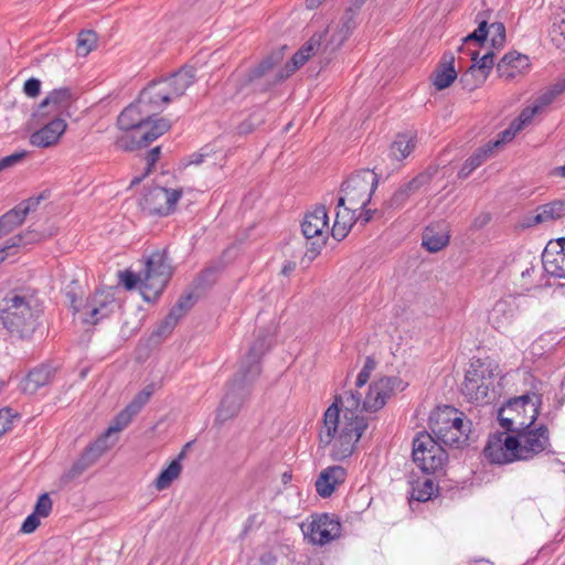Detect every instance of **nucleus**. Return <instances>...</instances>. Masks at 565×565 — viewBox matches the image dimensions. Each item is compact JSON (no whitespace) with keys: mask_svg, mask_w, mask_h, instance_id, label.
<instances>
[{"mask_svg":"<svg viewBox=\"0 0 565 565\" xmlns=\"http://www.w3.org/2000/svg\"><path fill=\"white\" fill-rule=\"evenodd\" d=\"M527 403L526 396L509 398L498 411V420L503 431L489 436L483 449L487 460L495 465H507L515 461H529L541 454L551 452L550 430L545 424L536 425L540 415L541 401L537 397L535 408L529 415V420H518L505 417L512 406L519 407Z\"/></svg>","mask_w":565,"mask_h":565,"instance_id":"1","label":"nucleus"},{"mask_svg":"<svg viewBox=\"0 0 565 565\" xmlns=\"http://www.w3.org/2000/svg\"><path fill=\"white\" fill-rule=\"evenodd\" d=\"M117 127L122 131L114 142L121 151L131 152L148 147L171 128L166 118H154L149 107L139 103L128 105L117 118Z\"/></svg>","mask_w":565,"mask_h":565,"instance_id":"2","label":"nucleus"},{"mask_svg":"<svg viewBox=\"0 0 565 565\" xmlns=\"http://www.w3.org/2000/svg\"><path fill=\"white\" fill-rule=\"evenodd\" d=\"M260 372V354L257 352V344L255 343L248 350L246 360L242 362L238 372L231 380L230 388L217 407L215 418L217 423L224 424L239 413L246 397L250 393L252 384L259 376Z\"/></svg>","mask_w":565,"mask_h":565,"instance_id":"3","label":"nucleus"},{"mask_svg":"<svg viewBox=\"0 0 565 565\" xmlns=\"http://www.w3.org/2000/svg\"><path fill=\"white\" fill-rule=\"evenodd\" d=\"M429 428L433 437L444 447L462 448L468 445V430L471 422H465L463 413L454 406L446 405L429 416Z\"/></svg>","mask_w":565,"mask_h":565,"instance_id":"4","label":"nucleus"},{"mask_svg":"<svg viewBox=\"0 0 565 565\" xmlns=\"http://www.w3.org/2000/svg\"><path fill=\"white\" fill-rule=\"evenodd\" d=\"M0 319L7 330L28 338L38 328V317L24 296L9 292L0 300Z\"/></svg>","mask_w":565,"mask_h":565,"instance_id":"5","label":"nucleus"},{"mask_svg":"<svg viewBox=\"0 0 565 565\" xmlns=\"http://www.w3.org/2000/svg\"><path fill=\"white\" fill-rule=\"evenodd\" d=\"M361 394L354 391L345 392L344 398L335 395L333 403L326 409L323 414V426L319 431V447L327 448L332 444V439L340 424V412H343L344 420L358 422L366 419L360 414Z\"/></svg>","mask_w":565,"mask_h":565,"instance_id":"6","label":"nucleus"},{"mask_svg":"<svg viewBox=\"0 0 565 565\" xmlns=\"http://www.w3.org/2000/svg\"><path fill=\"white\" fill-rule=\"evenodd\" d=\"M379 179L380 175L374 169H361L353 172L341 184L337 207L340 209L349 204L353 209L360 210L367 206L377 188Z\"/></svg>","mask_w":565,"mask_h":565,"instance_id":"7","label":"nucleus"},{"mask_svg":"<svg viewBox=\"0 0 565 565\" xmlns=\"http://www.w3.org/2000/svg\"><path fill=\"white\" fill-rule=\"evenodd\" d=\"M173 267L166 250H157L150 255L145 265V273L141 281V294L146 301H153L160 297L166 289Z\"/></svg>","mask_w":565,"mask_h":565,"instance_id":"8","label":"nucleus"},{"mask_svg":"<svg viewBox=\"0 0 565 565\" xmlns=\"http://www.w3.org/2000/svg\"><path fill=\"white\" fill-rule=\"evenodd\" d=\"M413 461L427 475L444 470L448 461L445 448L428 431H419L413 440Z\"/></svg>","mask_w":565,"mask_h":565,"instance_id":"9","label":"nucleus"},{"mask_svg":"<svg viewBox=\"0 0 565 565\" xmlns=\"http://www.w3.org/2000/svg\"><path fill=\"white\" fill-rule=\"evenodd\" d=\"M494 374L490 362L473 359L461 384V393L469 402L480 403L493 387Z\"/></svg>","mask_w":565,"mask_h":565,"instance_id":"10","label":"nucleus"},{"mask_svg":"<svg viewBox=\"0 0 565 565\" xmlns=\"http://www.w3.org/2000/svg\"><path fill=\"white\" fill-rule=\"evenodd\" d=\"M182 193L181 189H167L156 185L145 190L139 205L150 216H168L174 212Z\"/></svg>","mask_w":565,"mask_h":565,"instance_id":"11","label":"nucleus"},{"mask_svg":"<svg viewBox=\"0 0 565 565\" xmlns=\"http://www.w3.org/2000/svg\"><path fill=\"white\" fill-rule=\"evenodd\" d=\"M367 419L340 420L339 428L332 439L331 457L333 460L342 461L352 456L355 445L367 428Z\"/></svg>","mask_w":565,"mask_h":565,"instance_id":"12","label":"nucleus"},{"mask_svg":"<svg viewBox=\"0 0 565 565\" xmlns=\"http://www.w3.org/2000/svg\"><path fill=\"white\" fill-rule=\"evenodd\" d=\"M329 227L328 212L324 205L316 206L311 212L305 215L301 223V232L307 239H313L310 244L309 252L316 257L322 246L326 244L323 231Z\"/></svg>","mask_w":565,"mask_h":565,"instance_id":"13","label":"nucleus"},{"mask_svg":"<svg viewBox=\"0 0 565 565\" xmlns=\"http://www.w3.org/2000/svg\"><path fill=\"white\" fill-rule=\"evenodd\" d=\"M407 383L398 376H385L370 385L369 393L363 401V409L376 412L381 409L396 392H403Z\"/></svg>","mask_w":565,"mask_h":565,"instance_id":"14","label":"nucleus"},{"mask_svg":"<svg viewBox=\"0 0 565 565\" xmlns=\"http://www.w3.org/2000/svg\"><path fill=\"white\" fill-rule=\"evenodd\" d=\"M109 435L104 434L103 437L98 438L94 443L89 444L79 458L65 471L61 477V482L64 484L70 483L84 473L90 466H93L106 451L107 437Z\"/></svg>","mask_w":565,"mask_h":565,"instance_id":"15","label":"nucleus"},{"mask_svg":"<svg viewBox=\"0 0 565 565\" xmlns=\"http://www.w3.org/2000/svg\"><path fill=\"white\" fill-rule=\"evenodd\" d=\"M173 99L169 82L164 77L152 79L139 93V103L149 107L154 116L162 109L163 105L170 104Z\"/></svg>","mask_w":565,"mask_h":565,"instance_id":"16","label":"nucleus"},{"mask_svg":"<svg viewBox=\"0 0 565 565\" xmlns=\"http://www.w3.org/2000/svg\"><path fill=\"white\" fill-rule=\"evenodd\" d=\"M66 128L65 119L53 115L52 118H47L42 124L40 129L31 134L30 143L38 148L52 147L58 142Z\"/></svg>","mask_w":565,"mask_h":565,"instance_id":"17","label":"nucleus"},{"mask_svg":"<svg viewBox=\"0 0 565 565\" xmlns=\"http://www.w3.org/2000/svg\"><path fill=\"white\" fill-rule=\"evenodd\" d=\"M317 545H324L341 535V523L327 513L319 515L310 523V532L306 533Z\"/></svg>","mask_w":565,"mask_h":565,"instance_id":"18","label":"nucleus"},{"mask_svg":"<svg viewBox=\"0 0 565 565\" xmlns=\"http://www.w3.org/2000/svg\"><path fill=\"white\" fill-rule=\"evenodd\" d=\"M542 264L547 275L565 279V238L550 242L543 254Z\"/></svg>","mask_w":565,"mask_h":565,"instance_id":"19","label":"nucleus"},{"mask_svg":"<svg viewBox=\"0 0 565 565\" xmlns=\"http://www.w3.org/2000/svg\"><path fill=\"white\" fill-rule=\"evenodd\" d=\"M56 371L57 367L49 362L34 366L21 382L22 392L30 395L35 394L40 388L53 382Z\"/></svg>","mask_w":565,"mask_h":565,"instance_id":"20","label":"nucleus"},{"mask_svg":"<svg viewBox=\"0 0 565 565\" xmlns=\"http://www.w3.org/2000/svg\"><path fill=\"white\" fill-rule=\"evenodd\" d=\"M149 399V393L141 390L132 401L115 416L113 423L106 430V435H110L111 433L120 431L126 428L131 423L132 418L140 413Z\"/></svg>","mask_w":565,"mask_h":565,"instance_id":"21","label":"nucleus"},{"mask_svg":"<svg viewBox=\"0 0 565 565\" xmlns=\"http://www.w3.org/2000/svg\"><path fill=\"white\" fill-rule=\"evenodd\" d=\"M74 100L73 90L70 87H60L53 89L49 93V95L44 98V100L39 106V116L44 117L49 115V113H44V109L52 107L54 116H62L64 113H67L70 106Z\"/></svg>","mask_w":565,"mask_h":565,"instance_id":"22","label":"nucleus"},{"mask_svg":"<svg viewBox=\"0 0 565 565\" xmlns=\"http://www.w3.org/2000/svg\"><path fill=\"white\" fill-rule=\"evenodd\" d=\"M347 470L341 466H330L323 469L316 480L315 487L321 498H329L337 487L345 481Z\"/></svg>","mask_w":565,"mask_h":565,"instance_id":"23","label":"nucleus"},{"mask_svg":"<svg viewBox=\"0 0 565 565\" xmlns=\"http://www.w3.org/2000/svg\"><path fill=\"white\" fill-rule=\"evenodd\" d=\"M449 243L448 224L439 221L429 224L423 232L422 245L430 253H437Z\"/></svg>","mask_w":565,"mask_h":565,"instance_id":"24","label":"nucleus"},{"mask_svg":"<svg viewBox=\"0 0 565 565\" xmlns=\"http://www.w3.org/2000/svg\"><path fill=\"white\" fill-rule=\"evenodd\" d=\"M529 67V56L513 51L503 55V57L498 62L497 72L499 77L510 81Z\"/></svg>","mask_w":565,"mask_h":565,"instance_id":"25","label":"nucleus"},{"mask_svg":"<svg viewBox=\"0 0 565 565\" xmlns=\"http://www.w3.org/2000/svg\"><path fill=\"white\" fill-rule=\"evenodd\" d=\"M433 75V84L437 90L446 89L455 82L458 74L455 68V56L451 52L443 54Z\"/></svg>","mask_w":565,"mask_h":565,"instance_id":"26","label":"nucleus"},{"mask_svg":"<svg viewBox=\"0 0 565 565\" xmlns=\"http://www.w3.org/2000/svg\"><path fill=\"white\" fill-rule=\"evenodd\" d=\"M286 49L287 46L282 45L273 50L268 55L262 58L257 65L250 67L244 76L253 78L274 77L277 71L276 66L279 65L285 57Z\"/></svg>","mask_w":565,"mask_h":565,"instance_id":"27","label":"nucleus"},{"mask_svg":"<svg viewBox=\"0 0 565 565\" xmlns=\"http://www.w3.org/2000/svg\"><path fill=\"white\" fill-rule=\"evenodd\" d=\"M195 75L196 70L194 66L184 65L164 77L169 82V87L174 98L185 94L186 89L194 84Z\"/></svg>","mask_w":565,"mask_h":565,"instance_id":"28","label":"nucleus"},{"mask_svg":"<svg viewBox=\"0 0 565 565\" xmlns=\"http://www.w3.org/2000/svg\"><path fill=\"white\" fill-rule=\"evenodd\" d=\"M343 211H337L335 220L331 230L332 237L337 241L344 239L352 226L358 222L356 212L359 209H353L351 205L345 204Z\"/></svg>","mask_w":565,"mask_h":565,"instance_id":"29","label":"nucleus"},{"mask_svg":"<svg viewBox=\"0 0 565 565\" xmlns=\"http://www.w3.org/2000/svg\"><path fill=\"white\" fill-rule=\"evenodd\" d=\"M286 75L282 73L280 68H277L274 77H260L253 78L243 76L241 78L239 88L241 89H249L252 93H267L271 90L277 85L285 82Z\"/></svg>","mask_w":565,"mask_h":565,"instance_id":"30","label":"nucleus"},{"mask_svg":"<svg viewBox=\"0 0 565 565\" xmlns=\"http://www.w3.org/2000/svg\"><path fill=\"white\" fill-rule=\"evenodd\" d=\"M224 262L222 259L211 262L205 268H203L193 279L192 287L195 290H206L213 287L224 270Z\"/></svg>","mask_w":565,"mask_h":565,"instance_id":"31","label":"nucleus"},{"mask_svg":"<svg viewBox=\"0 0 565 565\" xmlns=\"http://www.w3.org/2000/svg\"><path fill=\"white\" fill-rule=\"evenodd\" d=\"M515 310L511 303L505 300H498L489 315V321L492 327L502 332L514 319Z\"/></svg>","mask_w":565,"mask_h":565,"instance_id":"32","label":"nucleus"},{"mask_svg":"<svg viewBox=\"0 0 565 565\" xmlns=\"http://www.w3.org/2000/svg\"><path fill=\"white\" fill-rule=\"evenodd\" d=\"M416 147V136L409 132L398 134L390 147V157L402 161L407 158Z\"/></svg>","mask_w":565,"mask_h":565,"instance_id":"33","label":"nucleus"},{"mask_svg":"<svg viewBox=\"0 0 565 565\" xmlns=\"http://www.w3.org/2000/svg\"><path fill=\"white\" fill-rule=\"evenodd\" d=\"M183 456L184 452L182 451L178 458L173 459L168 467L161 470L153 482L157 490L162 491L168 489L171 483L180 476L182 470V465L180 461Z\"/></svg>","mask_w":565,"mask_h":565,"instance_id":"34","label":"nucleus"},{"mask_svg":"<svg viewBox=\"0 0 565 565\" xmlns=\"http://www.w3.org/2000/svg\"><path fill=\"white\" fill-rule=\"evenodd\" d=\"M493 152L490 148L484 145L478 148L461 166L458 171L459 179H466L470 175V173L480 167Z\"/></svg>","mask_w":565,"mask_h":565,"instance_id":"35","label":"nucleus"},{"mask_svg":"<svg viewBox=\"0 0 565 565\" xmlns=\"http://www.w3.org/2000/svg\"><path fill=\"white\" fill-rule=\"evenodd\" d=\"M438 492V486L433 479L417 480L412 484L411 499L418 502H426Z\"/></svg>","mask_w":565,"mask_h":565,"instance_id":"36","label":"nucleus"},{"mask_svg":"<svg viewBox=\"0 0 565 565\" xmlns=\"http://www.w3.org/2000/svg\"><path fill=\"white\" fill-rule=\"evenodd\" d=\"M488 76L482 74L476 65L471 64L466 72H463L459 78V83L462 88L468 92H473L475 89L481 87Z\"/></svg>","mask_w":565,"mask_h":565,"instance_id":"37","label":"nucleus"},{"mask_svg":"<svg viewBox=\"0 0 565 565\" xmlns=\"http://www.w3.org/2000/svg\"><path fill=\"white\" fill-rule=\"evenodd\" d=\"M522 396L527 397V403L519 407L512 406V409L505 412V417H515L518 420H529V415L532 414V408H535L536 406L537 397L540 398L541 404L543 403L542 395L537 393H525Z\"/></svg>","mask_w":565,"mask_h":565,"instance_id":"38","label":"nucleus"},{"mask_svg":"<svg viewBox=\"0 0 565 565\" xmlns=\"http://www.w3.org/2000/svg\"><path fill=\"white\" fill-rule=\"evenodd\" d=\"M98 35L94 30H82L77 34L76 53L79 56L88 55L97 45Z\"/></svg>","mask_w":565,"mask_h":565,"instance_id":"39","label":"nucleus"},{"mask_svg":"<svg viewBox=\"0 0 565 565\" xmlns=\"http://www.w3.org/2000/svg\"><path fill=\"white\" fill-rule=\"evenodd\" d=\"M550 38L557 49L565 51V11L554 17Z\"/></svg>","mask_w":565,"mask_h":565,"instance_id":"40","label":"nucleus"},{"mask_svg":"<svg viewBox=\"0 0 565 565\" xmlns=\"http://www.w3.org/2000/svg\"><path fill=\"white\" fill-rule=\"evenodd\" d=\"M546 222L557 221L565 216V200H554L539 205Z\"/></svg>","mask_w":565,"mask_h":565,"instance_id":"41","label":"nucleus"},{"mask_svg":"<svg viewBox=\"0 0 565 565\" xmlns=\"http://www.w3.org/2000/svg\"><path fill=\"white\" fill-rule=\"evenodd\" d=\"M494 56L495 54L493 51L484 53L480 58L478 51H472L470 53L471 61L473 62L472 64L476 65V67H478L479 71L488 77L494 66Z\"/></svg>","mask_w":565,"mask_h":565,"instance_id":"42","label":"nucleus"},{"mask_svg":"<svg viewBox=\"0 0 565 565\" xmlns=\"http://www.w3.org/2000/svg\"><path fill=\"white\" fill-rule=\"evenodd\" d=\"M46 238V235L34 230H28L8 239V247H18L22 244H33Z\"/></svg>","mask_w":565,"mask_h":565,"instance_id":"43","label":"nucleus"},{"mask_svg":"<svg viewBox=\"0 0 565 565\" xmlns=\"http://www.w3.org/2000/svg\"><path fill=\"white\" fill-rule=\"evenodd\" d=\"M413 191L408 190L407 184H402L392 196L385 201L384 205L386 209L397 210L403 207L408 199L413 195Z\"/></svg>","mask_w":565,"mask_h":565,"instance_id":"44","label":"nucleus"},{"mask_svg":"<svg viewBox=\"0 0 565 565\" xmlns=\"http://www.w3.org/2000/svg\"><path fill=\"white\" fill-rule=\"evenodd\" d=\"M343 33H344V30H342V28L339 25L333 30L328 28L326 30V32L322 33L323 38L330 34L329 40L324 41L323 53L331 54V53L335 52L345 41V40H342Z\"/></svg>","mask_w":565,"mask_h":565,"instance_id":"45","label":"nucleus"},{"mask_svg":"<svg viewBox=\"0 0 565 565\" xmlns=\"http://www.w3.org/2000/svg\"><path fill=\"white\" fill-rule=\"evenodd\" d=\"M160 154H161V147L160 146H157V147L152 148L151 150H149L146 153L145 160L147 162V167L145 169V172L141 175L135 177L131 180L130 188L139 184L148 174L151 173L154 164L158 162V160L160 158Z\"/></svg>","mask_w":565,"mask_h":565,"instance_id":"46","label":"nucleus"},{"mask_svg":"<svg viewBox=\"0 0 565 565\" xmlns=\"http://www.w3.org/2000/svg\"><path fill=\"white\" fill-rule=\"evenodd\" d=\"M90 299L104 319L113 313L115 299L111 295L95 294Z\"/></svg>","mask_w":565,"mask_h":565,"instance_id":"47","label":"nucleus"},{"mask_svg":"<svg viewBox=\"0 0 565 565\" xmlns=\"http://www.w3.org/2000/svg\"><path fill=\"white\" fill-rule=\"evenodd\" d=\"M436 172V168L429 167L425 171L418 173L412 180L406 182L408 190L413 191V193H416L420 188L428 184L433 180Z\"/></svg>","mask_w":565,"mask_h":565,"instance_id":"48","label":"nucleus"},{"mask_svg":"<svg viewBox=\"0 0 565 565\" xmlns=\"http://www.w3.org/2000/svg\"><path fill=\"white\" fill-rule=\"evenodd\" d=\"M359 10L353 8L352 6H350L344 14L342 15L341 20H340V25L342 28V30H344V33H343V36H342V40H347L349 38V35L351 34V32L355 29L356 26V14H358Z\"/></svg>","mask_w":565,"mask_h":565,"instance_id":"49","label":"nucleus"},{"mask_svg":"<svg viewBox=\"0 0 565 565\" xmlns=\"http://www.w3.org/2000/svg\"><path fill=\"white\" fill-rule=\"evenodd\" d=\"M519 130L520 129H516V121H512L505 130L499 134L497 140H491L486 145L490 148L492 152H494L495 149L502 147L505 142L511 141Z\"/></svg>","mask_w":565,"mask_h":565,"instance_id":"50","label":"nucleus"},{"mask_svg":"<svg viewBox=\"0 0 565 565\" xmlns=\"http://www.w3.org/2000/svg\"><path fill=\"white\" fill-rule=\"evenodd\" d=\"M489 33L492 34L491 46L493 49H501L505 42V26L502 22L488 23Z\"/></svg>","mask_w":565,"mask_h":565,"instance_id":"51","label":"nucleus"},{"mask_svg":"<svg viewBox=\"0 0 565 565\" xmlns=\"http://www.w3.org/2000/svg\"><path fill=\"white\" fill-rule=\"evenodd\" d=\"M489 35V28H488V21L486 19L479 21L478 28L469 33L465 39L463 43L467 44L471 41L477 42L478 44L482 45Z\"/></svg>","mask_w":565,"mask_h":565,"instance_id":"52","label":"nucleus"},{"mask_svg":"<svg viewBox=\"0 0 565 565\" xmlns=\"http://www.w3.org/2000/svg\"><path fill=\"white\" fill-rule=\"evenodd\" d=\"M53 508V501L47 492L42 493L34 505L33 513L40 518H47Z\"/></svg>","mask_w":565,"mask_h":565,"instance_id":"53","label":"nucleus"},{"mask_svg":"<svg viewBox=\"0 0 565 565\" xmlns=\"http://www.w3.org/2000/svg\"><path fill=\"white\" fill-rule=\"evenodd\" d=\"M0 220L1 223L8 225L9 230L13 231L24 222L25 216L20 212V207L15 205L13 209L0 216Z\"/></svg>","mask_w":565,"mask_h":565,"instance_id":"54","label":"nucleus"},{"mask_svg":"<svg viewBox=\"0 0 565 565\" xmlns=\"http://www.w3.org/2000/svg\"><path fill=\"white\" fill-rule=\"evenodd\" d=\"M323 34L315 33L298 51L306 55L309 60L313 56L322 46Z\"/></svg>","mask_w":565,"mask_h":565,"instance_id":"55","label":"nucleus"},{"mask_svg":"<svg viewBox=\"0 0 565 565\" xmlns=\"http://www.w3.org/2000/svg\"><path fill=\"white\" fill-rule=\"evenodd\" d=\"M264 122V118L257 114H252L248 118L243 120L237 127L236 132L241 136H246L255 130L257 126Z\"/></svg>","mask_w":565,"mask_h":565,"instance_id":"56","label":"nucleus"},{"mask_svg":"<svg viewBox=\"0 0 565 565\" xmlns=\"http://www.w3.org/2000/svg\"><path fill=\"white\" fill-rule=\"evenodd\" d=\"M308 60L302 52L297 51L290 61H288L280 70L286 75V78L291 76L297 70H299Z\"/></svg>","mask_w":565,"mask_h":565,"instance_id":"57","label":"nucleus"},{"mask_svg":"<svg viewBox=\"0 0 565 565\" xmlns=\"http://www.w3.org/2000/svg\"><path fill=\"white\" fill-rule=\"evenodd\" d=\"M375 367H376L375 359L372 356H367L362 370L358 374L355 385L358 387L364 386L369 382L371 373L375 370Z\"/></svg>","mask_w":565,"mask_h":565,"instance_id":"58","label":"nucleus"},{"mask_svg":"<svg viewBox=\"0 0 565 565\" xmlns=\"http://www.w3.org/2000/svg\"><path fill=\"white\" fill-rule=\"evenodd\" d=\"M47 196L49 195L46 194V192H42L38 196H31L26 200H23L22 202L17 204V206L20 207V212L26 217V215L30 212L35 211L41 201L45 200Z\"/></svg>","mask_w":565,"mask_h":565,"instance_id":"59","label":"nucleus"},{"mask_svg":"<svg viewBox=\"0 0 565 565\" xmlns=\"http://www.w3.org/2000/svg\"><path fill=\"white\" fill-rule=\"evenodd\" d=\"M119 281L124 286L126 290H132L137 287V285L142 281L140 275L135 274L134 271L127 269L118 273Z\"/></svg>","mask_w":565,"mask_h":565,"instance_id":"60","label":"nucleus"},{"mask_svg":"<svg viewBox=\"0 0 565 565\" xmlns=\"http://www.w3.org/2000/svg\"><path fill=\"white\" fill-rule=\"evenodd\" d=\"M83 310L86 315V317L83 319L84 323L97 324L100 320L104 319L90 298H88L83 305Z\"/></svg>","mask_w":565,"mask_h":565,"instance_id":"61","label":"nucleus"},{"mask_svg":"<svg viewBox=\"0 0 565 565\" xmlns=\"http://www.w3.org/2000/svg\"><path fill=\"white\" fill-rule=\"evenodd\" d=\"M540 109L534 104L532 107H525L519 117L513 121H516V129H522L525 125L530 124L535 114H537Z\"/></svg>","mask_w":565,"mask_h":565,"instance_id":"62","label":"nucleus"},{"mask_svg":"<svg viewBox=\"0 0 565 565\" xmlns=\"http://www.w3.org/2000/svg\"><path fill=\"white\" fill-rule=\"evenodd\" d=\"M23 92L29 97L39 96L41 93V81L35 77L26 79L23 84Z\"/></svg>","mask_w":565,"mask_h":565,"instance_id":"63","label":"nucleus"},{"mask_svg":"<svg viewBox=\"0 0 565 565\" xmlns=\"http://www.w3.org/2000/svg\"><path fill=\"white\" fill-rule=\"evenodd\" d=\"M40 525V516L35 513H31L23 521L20 531L25 534L33 533Z\"/></svg>","mask_w":565,"mask_h":565,"instance_id":"64","label":"nucleus"}]
</instances>
